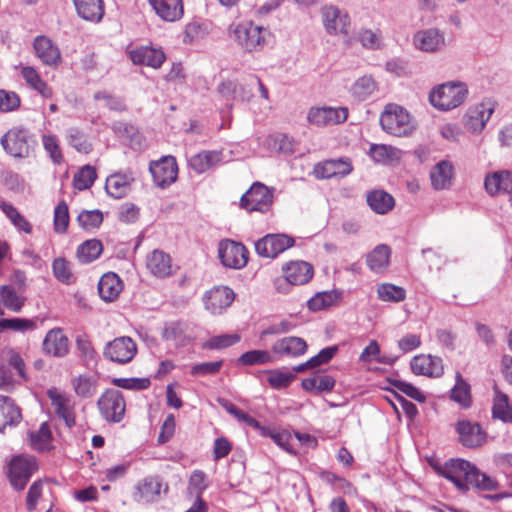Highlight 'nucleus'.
<instances>
[{
  "label": "nucleus",
  "mask_w": 512,
  "mask_h": 512,
  "mask_svg": "<svg viewBox=\"0 0 512 512\" xmlns=\"http://www.w3.org/2000/svg\"><path fill=\"white\" fill-rule=\"evenodd\" d=\"M21 75L26 83L40 93L45 98L52 97V90L40 77L38 71L31 66H25L21 69Z\"/></svg>",
  "instance_id": "40"
},
{
  "label": "nucleus",
  "mask_w": 512,
  "mask_h": 512,
  "mask_svg": "<svg viewBox=\"0 0 512 512\" xmlns=\"http://www.w3.org/2000/svg\"><path fill=\"white\" fill-rule=\"evenodd\" d=\"M468 97V84L461 80H451L434 86L428 100L436 110L448 112L463 105Z\"/></svg>",
  "instance_id": "2"
},
{
  "label": "nucleus",
  "mask_w": 512,
  "mask_h": 512,
  "mask_svg": "<svg viewBox=\"0 0 512 512\" xmlns=\"http://www.w3.org/2000/svg\"><path fill=\"white\" fill-rule=\"evenodd\" d=\"M21 99L13 91L0 90V112L8 113L19 108Z\"/></svg>",
  "instance_id": "62"
},
{
  "label": "nucleus",
  "mask_w": 512,
  "mask_h": 512,
  "mask_svg": "<svg viewBox=\"0 0 512 512\" xmlns=\"http://www.w3.org/2000/svg\"><path fill=\"white\" fill-rule=\"evenodd\" d=\"M455 167L450 160L444 159L436 163L430 170L431 186L434 190H448L453 185Z\"/></svg>",
  "instance_id": "21"
},
{
  "label": "nucleus",
  "mask_w": 512,
  "mask_h": 512,
  "mask_svg": "<svg viewBox=\"0 0 512 512\" xmlns=\"http://www.w3.org/2000/svg\"><path fill=\"white\" fill-rule=\"evenodd\" d=\"M294 244V238L289 235L267 234L255 243V250L261 257L275 258Z\"/></svg>",
  "instance_id": "12"
},
{
  "label": "nucleus",
  "mask_w": 512,
  "mask_h": 512,
  "mask_svg": "<svg viewBox=\"0 0 512 512\" xmlns=\"http://www.w3.org/2000/svg\"><path fill=\"white\" fill-rule=\"evenodd\" d=\"M0 143L5 152L15 158H26L31 152L29 131L22 127L9 129Z\"/></svg>",
  "instance_id": "7"
},
{
  "label": "nucleus",
  "mask_w": 512,
  "mask_h": 512,
  "mask_svg": "<svg viewBox=\"0 0 512 512\" xmlns=\"http://www.w3.org/2000/svg\"><path fill=\"white\" fill-rule=\"evenodd\" d=\"M103 251L101 241L97 239L87 240L77 249V257L82 263H90L96 260Z\"/></svg>",
  "instance_id": "49"
},
{
  "label": "nucleus",
  "mask_w": 512,
  "mask_h": 512,
  "mask_svg": "<svg viewBox=\"0 0 512 512\" xmlns=\"http://www.w3.org/2000/svg\"><path fill=\"white\" fill-rule=\"evenodd\" d=\"M65 139L69 146L78 153L89 154L93 150V144L88 135L78 127H70L66 130Z\"/></svg>",
  "instance_id": "36"
},
{
  "label": "nucleus",
  "mask_w": 512,
  "mask_h": 512,
  "mask_svg": "<svg viewBox=\"0 0 512 512\" xmlns=\"http://www.w3.org/2000/svg\"><path fill=\"white\" fill-rule=\"evenodd\" d=\"M336 380L327 374H314L301 382L302 388L307 392L321 394L331 392L335 387Z\"/></svg>",
  "instance_id": "35"
},
{
  "label": "nucleus",
  "mask_w": 512,
  "mask_h": 512,
  "mask_svg": "<svg viewBox=\"0 0 512 512\" xmlns=\"http://www.w3.org/2000/svg\"><path fill=\"white\" fill-rule=\"evenodd\" d=\"M133 181L130 173H115L107 178L105 189L110 196L120 199L129 193Z\"/></svg>",
  "instance_id": "32"
},
{
  "label": "nucleus",
  "mask_w": 512,
  "mask_h": 512,
  "mask_svg": "<svg viewBox=\"0 0 512 512\" xmlns=\"http://www.w3.org/2000/svg\"><path fill=\"white\" fill-rule=\"evenodd\" d=\"M369 155L377 163L388 164L400 158V150L386 144H372Z\"/></svg>",
  "instance_id": "42"
},
{
  "label": "nucleus",
  "mask_w": 512,
  "mask_h": 512,
  "mask_svg": "<svg viewBox=\"0 0 512 512\" xmlns=\"http://www.w3.org/2000/svg\"><path fill=\"white\" fill-rule=\"evenodd\" d=\"M0 297L3 305L13 312H20L25 303V298L10 285L0 286Z\"/></svg>",
  "instance_id": "50"
},
{
  "label": "nucleus",
  "mask_w": 512,
  "mask_h": 512,
  "mask_svg": "<svg viewBox=\"0 0 512 512\" xmlns=\"http://www.w3.org/2000/svg\"><path fill=\"white\" fill-rule=\"evenodd\" d=\"M218 255L225 267L240 269L247 264L248 251L241 243L223 240L219 243Z\"/></svg>",
  "instance_id": "13"
},
{
  "label": "nucleus",
  "mask_w": 512,
  "mask_h": 512,
  "mask_svg": "<svg viewBox=\"0 0 512 512\" xmlns=\"http://www.w3.org/2000/svg\"><path fill=\"white\" fill-rule=\"evenodd\" d=\"M308 345L303 338L289 336L277 340L272 345V352L279 357L296 358L307 351Z\"/></svg>",
  "instance_id": "26"
},
{
  "label": "nucleus",
  "mask_w": 512,
  "mask_h": 512,
  "mask_svg": "<svg viewBox=\"0 0 512 512\" xmlns=\"http://www.w3.org/2000/svg\"><path fill=\"white\" fill-rule=\"evenodd\" d=\"M284 280L282 282L292 285H303L313 277V267L305 261L297 260L285 264L282 268Z\"/></svg>",
  "instance_id": "23"
},
{
  "label": "nucleus",
  "mask_w": 512,
  "mask_h": 512,
  "mask_svg": "<svg viewBox=\"0 0 512 512\" xmlns=\"http://www.w3.org/2000/svg\"><path fill=\"white\" fill-rule=\"evenodd\" d=\"M56 415L64 421L65 425L72 428L76 424L75 403L71 396L60 392L56 388L47 391Z\"/></svg>",
  "instance_id": "14"
},
{
  "label": "nucleus",
  "mask_w": 512,
  "mask_h": 512,
  "mask_svg": "<svg viewBox=\"0 0 512 512\" xmlns=\"http://www.w3.org/2000/svg\"><path fill=\"white\" fill-rule=\"evenodd\" d=\"M273 203V189L255 182L241 197L240 205L247 211L267 212Z\"/></svg>",
  "instance_id": "9"
},
{
  "label": "nucleus",
  "mask_w": 512,
  "mask_h": 512,
  "mask_svg": "<svg viewBox=\"0 0 512 512\" xmlns=\"http://www.w3.org/2000/svg\"><path fill=\"white\" fill-rule=\"evenodd\" d=\"M223 162V154L217 150H204L193 156L188 160L189 167L198 174L205 173L206 171L216 167Z\"/></svg>",
  "instance_id": "30"
},
{
  "label": "nucleus",
  "mask_w": 512,
  "mask_h": 512,
  "mask_svg": "<svg viewBox=\"0 0 512 512\" xmlns=\"http://www.w3.org/2000/svg\"><path fill=\"white\" fill-rule=\"evenodd\" d=\"M122 290V281L117 274L109 272L104 274L98 283L100 297L106 301H114Z\"/></svg>",
  "instance_id": "33"
},
{
  "label": "nucleus",
  "mask_w": 512,
  "mask_h": 512,
  "mask_svg": "<svg viewBox=\"0 0 512 512\" xmlns=\"http://www.w3.org/2000/svg\"><path fill=\"white\" fill-rule=\"evenodd\" d=\"M150 172L155 184L161 188L171 185L177 179L178 166L173 156H164L150 164Z\"/></svg>",
  "instance_id": "17"
},
{
  "label": "nucleus",
  "mask_w": 512,
  "mask_h": 512,
  "mask_svg": "<svg viewBox=\"0 0 512 512\" xmlns=\"http://www.w3.org/2000/svg\"><path fill=\"white\" fill-rule=\"evenodd\" d=\"M377 295L382 301L399 302L405 298V290L390 283H383L378 286Z\"/></svg>",
  "instance_id": "54"
},
{
  "label": "nucleus",
  "mask_w": 512,
  "mask_h": 512,
  "mask_svg": "<svg viewBox=\"0 0 512 512\" xmlns=\"http://www.w3.org/2000/svg\"><path fill=\"white\" fill-rule=\"evenodd\" d=\"M102 417L109 422H120L125 414V400L122 393L116 389H107L97 402Z\"/></svg>",
  "instance_id": "10"
},
{
  "label": "nucleus",
  "mask_w": 512,
  "mask_h": 512,
  "mask_svg": "<svg viewBox=\"0 0 512 512\" xmlns=\"http://www.w3.org/2000/svg\"><path fill=\"white\" fill-rule=\"evenodd\" d=\"M268 383L274 389H282L288 387L295 379V375L291 372H284L279 369L268 371Z\"/></svg>",
  "instance_id": "61"
},
{
  "label": "nucleus",
  "mask_w": 512,
  "mask_h": 512,
  "mask_svg": "<svg viewBox=\"0 0 512 512\" xmlns=\"http://www.w3.org/2000/svg\"><path fill=\"white\" fill-rule=\"evenodd\" d=\"M444 372L442 359L432 355H418V374L440 377Z\"/></svg>",
  "instance_id": "39"
},
{
  "label": "nucleus",
  "mask_w": 512,
  "mask_h": 512,
  "mask_svg": "<svg viewBox=\"0 0 512 512\" xmlns=\"http://www.w3.org/2000/svg\"><path fill=\"white\" fill-rule=\"evenodd\" d=\"M348 115L346 107H312L308 111L307 120L316 126L336 125L345 122Z\"/></svg>",
  "instance_id": "15"
},
{
  "label": "nucleus",
  "mask_w": 512,
  "mask_h": 512,
  "mask_svg": "<svg viewBox=\"0 0 512 512\" xmlns=\"http://www.w3.org/2000/svg\"><path fill=\"white\" fill-rule=\"evenodd\" d=\"M155 13L166 22H175L182 18L184 6L182 0H148Z\"/></svg>",
  "instance_id": "28"
},
{
  "label": "nucleus",
  "mask_w": 512,
  "mask_h": 512,
  "mask_svg": "<svg viewBox=\"0 0 512 512\" xmlns=\"http://www.w3.org/2000/svg\"><path fill=\"white\" fill-rule=\"evenodd\" d=\"M484 188L492 197L508 194L512 189V173L508 170H500L487 174L484 179Z\"/></svg>",
  "instance_id": "27"
},
{
  "label": "nucleus",
  "mask_w": 512,
  "mask_h": 512,
  "mask_svg": "<svg viewBox=\"0 0 512 512\" xmlns=\"http://www.w3.org/2000/svg\"><path fill=\"white\" fill-rule=\"evenodd\" d=\"M495 109L496 102L491 98H485L481 102L471 105L464 115V126L472 133H480Z\"/></svg>",
  "instance_id": "8"
},
{
  "label": "nucleus",
  "mask_w": 512,
  "mask_h": 512,
  "mask_svg": "<svg viewBox=\"0 0 512 512\" xmlns=\"http://www.w3.org/2000/svg\"><path fill=\"white\" fill-rule=\"evenodd\" d=\"M273 357L266 350H251L243 353L238 358V363L242 365H257L272 363Z\"/></svg>",
  "instance_id": "56"
},
{
  "label": "nucleus",
  "mask_w": 512,
  "mask_h": 512,
  "mask_svg": "<svg viewBox=\"0 0 512 512\" xmlns=\"http://www.w3.org/2000/svg\"><path fill=\"white\" fill-rule=\"evenodd\" d=\"M240 341V336L236 333L234 334H223L211 337L209 340H207L203 344L204 349H211V350H217V349H223L230 347Z\"/></svg>",
  "instance_id": "59"
},
{
  "label": "nucleus",
  "mask_w": 512,
  "mask_h": 512,
  "mask_svg": "<svg viewBox=\"0 0 512 512\" xmlns=\"http://www.w3.org/2000/svg\"><path fill=\"white\" fill-rule=\"evenodd\" d=\"M163 337L180 345L186 344L191 340L190 335H188V324L181 321L167 324L163 331Z\"/></svg>",
  "instance_id": "44"
},
{
  "label": "nucleus",
  "mask_w": 512,
  "mask_h": 512,
  "mask_svg": "<svg viewBox=\"0 0 512 512\" xmlns=\"http://www.w3.org/2000/svg\"><path fill=\"white\" fill-rule=\"evenodd\" d=\"M42 351L49 356L61 358L69 352V339L61 328L49 330L42 343Z\"/></svg>",
  "instance_id": "22"
},
{
  "label": "nucleus",
  "mask_w": 512,
  "mask_h": 512,
  "mask_svg": "<svg viewBox=\"0 0 512 512\" xmlns=\"http://www.w3.org/2000/svg\"><path fill=\"white\" fill-rule=\"evenodd\" d=\"M69 210L66 202L61 201L54 209L53 225L56 233L63 234L69 225Z\"/></svg>",
  "instance_id": "57"
},
{
  "label": "nucleus",
  "mask_w": 512,
  "mask_h": 512,
  "mask_svg": "<svg viewBox=\"0 0 512 512\" xmlns=\"http://www.w3.org/2000/svg\"><path fill=\"white\" fill-rule=\"evenodd\" d=\"M322 25L328 35H347L351 25L349 14L339 7L327 4L321 7Z\"/></svg>",
  "instance_id": "6"
},
{
  "label": "nucleus",
  "mask_w": 512,
  "mask_h": 512,
  "mask_svg": "<svg viewBox=\"0 0 512 512\" xmlns=\"http://www.w3.org/2000/svg\"><path fill=\"white\" fill-rule=\"evenodd\" d=\"M33 49L43 65L56 67L62 61L59 47L47 36L39 35L35 37Z\"/></svg>",
  "instance_id": "18"
},
{
  "label": "nucleus",
  "mask_w": 512,
  "mask_h": 512,
  "mask_svg": "<svg viewBox=\"0 0 512 512\" xmlns=\"http://www.w3.org/2000/svg\"><path fill=\"white\" fill-rule=\"evenodd\" d=\"M442 476L451 481L461 492H466L470 488L491 491L498 487L495 479L481 473L475 465L463 459L447 461L443 465Z\"/></svg>",
  "instance_id": "1"
},
{
  "label": "nucleus",
  "mask_w": 512,
  "mask_h": 512,
  "mask_svg": "<svg viewBox=\"0 0 512 512\" xmlns=\"http://www.w3.org/2000/svg\"><path fill=\"white\" fill-rule=\"evenodd\" d=\"M37 328V321L24 318H2L0 319L1 330H13L17 332L33 331Z\"/></svg>",
  "instance_id": "51"
},
{
  "label": "nucleus",
  "mask_w": 512,
  "mask_h": 512,
  "mask_svg": "<svg viewBox=\"0 0 512 512\" xmlns=\"http://www.w3.org/2000/svg\"><path fill=\"white\" fill-rule=\"evenodd\" d=\"M51 440V431L48 424L42 423L38 431L30 434V444L33 449L44 451L48 448Z\"/></svg>",
  "instance_id": "55"
},
{
  "label": "nucleus",
  "mask_w": 512,
  "mask_h": 512,
  "mask_svg": "<svg viewBox=\"0 0 512 512\" xmlns=\"http://www.w3.org/2000/svg\"><path fill=\"white\" fill-rule=\"evenodd\" d=\"M456 431L459 435V441L468 448L478 447L486 440V433L476 422L468 420L458 421Z\"/></svg>",
  "instance_id": "24"
},
{
  "label": "nucleus",
  "mask_w": 512,
  "mask_h": 512,
  "mask_svg": "<svg viewBox=\"0 0 512 512\" xmlns=\"http://www.w3.org/2000/svg\"><path fill=\"white\" fill-rule=\"evenodd\" d=\"M42 144L55 164H60L63 161V155L57 136L51 134L43 135Z\"/></svg>",
  "instance_id": "60"
},
{
  "label": "nucleus",
  "mask_w": 512,
  "mask_h": 512,
  "mask_svg": "<svg viewBox=\"0 0 512 512\" xmlns=\"http://www.w3.org/2000/svg\"><path fill=\"white\" fill-rule=\"evenodd\" d=\"M268 34L266 28L255 25L251 21L241 22L232 30L235 41L248 52L261 50Z\"/></svg>",
  "instance_id": "4"
},
{
  "label": "nucleus",
  "mask_w": 512,
  "mask_h": 512,
  "mask_svg": "<svg viewBox=\"0 0 512 512\" xmlns=\"http://www.w3.org/2000/svg\"><path fill=\"white\" fill-rule=\"evenodd\" d=\"M353 170L351 160L343 157L338 159H328L318 163L314 167V174L319 179H329L333 177H345Z\"/></svg>",
  "instance_id": "19"
},
{
  "label": "nucleus",
  "mask_w": 512,
  "mask_h": 512,
  "mask_svg": "<svg viewBox=\"0 0 512 512\" xmlns=\"http://www.w3.org/2000/svg\"><path fill=\"white\" fill-rule=\"evenodd\" d=\"M37 469L38 464L34 456L18 455L12 458L9 463L8 477L13 488L22 491Z\"/></svg>",
  "instance_id": "5"
},
{
  "label": "nucleus",
  "mask_w": 512,
  "mask_h": 512,
  "mask_svg": "<svg viewBox=\"0 0 512 512\" xmlns=\"http://www.w3.org/2000/svg\"><path fill=\"white\" fill-rule=\"evenodd\" d=\"M163 483L158 476H147L135 486L133 498L138 503H152L160 498Z\"/></svg>",
  "instance_id": "20"
},
{
  "label": "nucleus",
  "mask_w": 512,
  "mask_h": 512,
  "mask_svg": "<svg viewBox=\"0 0 512 512\" xmlns=\"http://www.w3.org/2000/svg\"><path fill=\"white\" fill-rule=\"evenodd\" d=\"M148 378H115L113 384L117 387L128 390H144L150 386Z\"/></svg>",
  "instance_id": "63"
},
{
  "label": "nucleus",
  "mask_w": 512,
  "mask_h": 512,
  "mask_svg": "<svg viewBox=\"0 0 512 512\" xmlns=\"http://www.w3.org/2000/svg\"><path fill=\"white\" fill-rule=\"evenodd\" d=\"M357 38L361 45L368 50H377L383 46V37L380 31L371 29H361Z\"/></svg>",
  "instance_id": "53"
},
{
  "label": "nucleus",
  "mask_w": 512,
  "mask_h": 512,
  "mask_svg": "<svg viewBox=\"0 0 512 512\" xmlns=\"http://www.w3.org/2000/svg\"><path fill=\"white\" fill-rule=\"evenodd\" d=\"M391 255L390 248L385 244L376 246L366 258L370 270L376 273L383 272L389 265Z\"/></svg>",
  "instance_id": "37"
},
{
  "label": "nucleus",
  "mask_w": 512,
  "mask_h": 512,
  "mask_svg": "<svg viewBox=\"0 0 512 512\" xmlns=\"http://www.w3.org/2000/svg\"><path fill=\"white\" fill-rule=\"evenodd\" d=\"M0 209L18 230L26 234L32 232L31 223L11 203L1 201Z\"/></svg>",
  "instance_id": "43"
},
{
  "label": "nucleus",
  "mask_w": 512,
  "mask_h": 512,
  "mask_svg": "<svg viewBox=\"0 0 512 512\" xmlns=\"http://www.w3.org/2000/svg\"><path fill=\"white\" fill-rule=\"evenodd\" d=\"M266 146L271 151L290 155L295 151L294 140L286 134L277 133L266 139Z\"/></svg>",
  "instance_id": "45"
},
{
  "label": "nucleus",
  "mask_w": 512,
  "mask_h": 512,
  "mask_svg": "<svg viewBox=\"0 0 512 512\" xmlns=\"http://www.w3.org/2000/svg\"><path fill=\"white\" fill-rule=\"evenodd\" d=\"M78 15L88 21L98 22L104 15L102 0H73Z\"/></svg>",
  "instance_id": "34"
},
{
  "label": "nucleus",
  "mask_w": 512,
  "mask_h": 512,
  "mask_svg": "<svg viewBox=\"0 0 512 512\" xmlns=\"http://www.w3.org/2000/svg\"><path fill=\"white\" fill-rule=\"evenodd\" d=\"M72 385L79 397L90 398L95 395L98 383L94 376L79 375L73 379Z\"/></svg>",
  "instance_id": "48"
},
{
  "label": "nucleus",
  "mask_w": 512,
  "mask_h": 512,
  "mask_svg": "<svg viewBox=\"0 0 512 512\" xmlns=\"http://www.w3.org/2000/svg\"><path fill=\"white\" fill-rule=\"evenodd\" d=\"M446 46L444 32L437 28L418 31V49L427 53H437Z\"/></svg>",
  "instance_id": "29"
},
{
  "label": "nucleus",
  "mask_w": 512,
  "mask_h": 512,
  "mask_svg": "<svg viewBox=\"0 0 512 512\" xmlns=\"http://www.w3.org/2000/svg\"><path fill=\"white\" fill-rule=\"evenodd\" d=\"M367 203L374 212L385 214L393 208L394 199L385 191L375 190L367 195Z\"/></svg>",
  "instance_id": "41"
},
{
  "label": "nucleus",
  "mask_w": 512,
  "mask_h": 512,
  "mask_svg": "<svg viewBox=\"0 0 512 512\" xmlns=\"http://www.w3.org/2000/svg\"><path fill=\"white\" fill-rule=\"evenodd\" d=\"M494 392L493 416L504 422H512V407L509 405L507 395L497 388H495Z\"/></svg>",
  "instance_id": "47"
},
{
  "label": "nucleus",
  "mask_w": 512,
  "mask_h": 512,
  "mask_svg": "<svg viewBox=\"0 0 512 512\" xmlns=\"http://www.w3.org/2000/svg\"><path fill=\"white\" fill-rule=\"evenodd\" d=\"M378 84L371 75H363L351 85L350 93L358 101L368 99L376 90Z\"/></svg>",
  "instance_id": "38"
},
{
  "label": "nucleus",
  "mask_w": 512,
  "mask_h": 512,
  "mask_svg": "<svg viewBox=\"0 0 512 512\" xmlns=\"http://www.w3.org/2000/svg\"><path fill=\"white\" fill-rule=\"evenodd\" d=\"M130 60L136 65L160 68L166 59L162 49L152 46H140L128 52Z\"/></svg>",
  "instance_id": "25"
},
{
  "label": "nucleus",
  "mask_w": 512,
  "mask_h": 512,
  "mask_svg": "<svg viewBox=\"0 0 512 512\" xmlns=\"http://www.w3.org/2000/svg\"><path fill=\"white\" fill-rule=\"evenodd\" d=\"M380 125L386 133L396 137H406L414 131L408 111L394 103L385 106L380 115Z\"/></svg>",
  "instance_id": "3"
},
{
  "label": "nucleus",
  "mask_w": 512,
  "mask_h": 512,
  "mask_svg": "<svg viewBox=\"0 0 512 512\" xmlns=\"http://www.w3.org/2000/svg\"><path fill=\"white\" fill-rule=\"evenodd\" d=\"M450 397L463 408L471 405L470 385L463 379L460 372H456V383L451 389Z\"/></svg>",
  "instance_id": "46"
},
{
  "label": "nucleus",
  "mask_w": 512,
  "mask_h": 512,
  "mask_svg": "<svg viewBox=\"0 0 512 512\" xmlns=\"http://www.w3.org/2000/svg\"><path fill=\"white\" fill-rule=\"evenodd\" d=\"M96 169L90 165H85L74 175V187L78 190L90 188L96 180Z\"/></svg>",
  "instance_id": "52"
},
{
  "label": "nucleus",
  "mask_w": 512,
  "mask_h": 512,
  "mask_svg": "<svg viewBox=\"0 0 512 512\" xmlns=\"http://www.w3.org/2000/svg\"><path fill=\"white\" fill-rule=\"evenodd\" d=\"M146 266L150 273L158 278L172 274L171 257L161 250H154L147 256Z\"/></svg>",
  "instance_id": "31"
},
{
  "label": "nucleus",
  "mask_w": 512,
  "mask_h": 512,
  "mask_svg": "<svg viewBox=\"0 0 512 512\" xmlns=\"http://www.w3.org/2000/svg\"><path fill=\"white\" fill-rule=\"evenodd\" d=\"M52 270L55 278L63 283H69L72 278L71 268L64 258H57L53 261Z\"/></svg>",
  "instance_id": "64"
},
{
  "label": "nucleus",
  "mask_w": 512,
  "mask_h": 512,
  "mask_svg": "<svg viewBox=\"0 0 512 512\" xmlns=\"http://www.w3.org/2000/svg\"><path fill=\"white\" fill-rule=\"evenodd\" d=\"M234 299L235 293L227 286H215L203 296L205 309L214 315L225 311Z\"/></svg>",
  "instance_id": "16"
},
{
  "label": "nucleus",
  "mask_w": 512,
  "mask_h": 512,
  "mask_svg": "<svg viewBox=\"0 0 512 512\" xmlns=\"http://www.w3.org/2000/svg\"><path fill=\"white\" fill-rule=\"evenodd\" d=\"M137 353V345L129 336H120L109 341L104 349L103 356L117 364H127L133 360Z\"/></svg>",
  "instance_id": "11"
},
{
  "label": "nucleus",
  "mask_w": 512,
  "mask_h": 512,
  "mask_svg": "<svg viewBox=\"0 0 512 512\" xmlns=\"http://www.w3.org/2000/svg\"><path fill=\"white\" fill-rule=\"evenodd\" d=\"M102 221L103 214L100 210H84L77 217V222L85 230L98 228Z\"/></svg>",
  "instance_id": "58"
}]
</instances>
